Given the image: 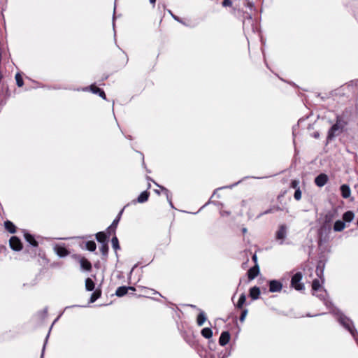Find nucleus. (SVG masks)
Returning <instances> with one entry per match:
<instances>
[{"instance_id":"f257e3e1","label":"nucleus","mask_w":358,"mask_h":358,"mask_svg":"<svg viewBox=\"0 0 358 358\" xmlns=\"http://www.w3.org/2000/svg\"><path fill=\"white\" fill-rule=\"evenodd\" d=\"M313 295H316L320 300L324 301V305L330 310V312L336 316L338 322L345 329H347L353 336L356 342H357V337L356 336V329L352 321L343 314L339 309L336 308L331 301L327 299V293L326 290L320 289L319 291L313 292Z\"/></svg>"},{"instance_id":"f03ea898","label":"nucleus","mask_w":358,"mask_h":358,"mask_svg":"<svg viewBox=\"0 0 358 358\" xmlns=\"http://www.w3.org/2000/svg\"><path fill=\"white\" fill-rule=\"evenodd\" d=\"M302 277V273L301 272H297L292 278L291 285L296 290L300 291L304 289L303 284L300 282Z\"/></svg>"},{"instance_id":"7ed1b4c3","label":"nucleus","mask_w":358,"mask_h":358,"mask_svg":"<svg viewBox=\"0 0 358 358\" xmlns=\"http://www.w3.org/2000/svg\"><path fill=\"white\" fill-rule=\"evenodd\" d=\"M343 132V130L340 129L336 124H334L329 129L327 136V143L334 140L336 136Z\"/></svg>"},{"instance_id":"20e7f679","label":"nucleus","mask_w":358,"mask_h":358,"mask_svg":"<svg viewBox=\"0 0 358 358\" xmlns=\"http://www.w3.org/2000/svg\"><path fill=\"white\" fill-rule=\"evenodd\" d=\"M270 292H280L282 289V284L277 280H272L268 282Z\"/></svg>"},{"instance_id":"39448f33","label":"nucleus","mask_w":358,"mask_h":358,"mask_svg":"<svg viewBox=\"0 0 358 358\" xmlns=\"http://www.w3.org/2000/svg\"><path fill=\"white\" fill-rule=\"evenodd\" d=\"M287 235V227L285 224H281L278 230L276 231L275 238L277 240H280V244H282L283 240Z\"/></svg>"},{"instance_id":"423d86ee","label":"nucleus","mask_w":358,"mask_h":358,"mask_svg":"<svg viewBox=\"0 0 358 358\" xmlns=\"http://www.w3.org/2000/svg\"><path fill=\"white\" fill-rule=\"evenodd\" d=\"M9 243L10 248L15 251H19L22 248L20 240L16 236H12L10 238Z\"/></svg>"},{"instance_id":"0eeeda50","label":"nucleus","mask_w":358,"mask_h":358,"mask_svg":"<svg viewBox=\"0 0 358 358\" xmlns=\"http://www.w3.org/2000/svg\"><path fill=\"white\" fill-rule=\"evenodd\" d=\"M88 90H90V91L94 94H99V96L103 98V99H106L105 92L101 89L96 87L95 85H91L90 87L83 88L84 91H87Z\"/></svg>"},{"instance_id":"6e6552de","label":"nucleus","mask_w":358,"mask_h":358,"mask_svg":"<svg viewBox=\"0 0 358 358\" xmlns=\"http://www.w3.org/2000/svg\"><path fill=\"white\" fill-rule=\"evenodd\" d=\"M328 181V176L325 173H320L315 178V183L317 186L322 187Z\"/></svg>"},{"instance_id":"1a4fd4ad","label":"nucleus","mask_w":358,"mask_h":358,"mask_svg":"<svg viewBox=\"0 0 358 358\" xmlns=\"http://www.w3.org/2000/svg\"><path fill=\"white\" fill-rule=\"evenodd\" d=\"M53 249L59 257H64L69 254V252L64 246L58 244L55 245Z\"/></svg>"},{"instance_id":"9d476101","label":"nucleus","mask_w":358,"mask_h":358,"mask_svg":"<svg viewBox=\"0 0 358 358\" xmlns=\"http://www.w3.org/2000/svg\"><path fill=\"white\" fill-rule=\"evenodd\" d=\"M129 289L134 291L135 288L134 287H126V286L119 287L116 289L115 294L119 297L123 296L128 292V290H129Z\"/></svg>"},{"instance_id":"9b49d317","label":"nucleus","mask_w":358,"mask_h":358,"mask_svg":"<svg viewBox=\"0 0 358 358\" xmlns=\"http://www.w3.org/2000/svg\"><path fill=\"white\" fill-rule=\"evenodd\" d=\"M230 340V334L228 331H223L219 338V344L221 346L227 345Z\"/></svg>"},{"instance_id":"f8f14e48","label":"nucleus","mask_w":358,"mask_h":358,"mask_svg":"<svg viewBox=\"0 0 358 358\" xmlns=\"http://www.w3.org/2000/svg\"><path fill=\"white\" fill-rule=\"evenodd\" d=\"M259 273V268L257 264L250 268L248 271V278L252 280L255 278Z\"/></svg>"},{"instance_id":"ddd939ff","label":"nucleus","mask_w":358,"mask_h":358,"mask_svg":"<svg viewBox=\"0 0 358 358\" xmlns=\"http://www.w3.org/2000/svg\"><path fill=\"white\" fill-rule=\"evenodd\" d=\"M335 124L343 131L345 127L348 124V122L343 115H337Z\"/></svg>"},{"instance_id":"4468645a","label":"nucleus","mask_w":358,"mask_h":358,"mask_svg":"<svg viewBox=\"0 0 358 358\" xmlns=\"http://www.w3.org/2000/svg\"><path fill=\"white\" fill-rule=\"evenodd\" d=\"M341 195L343 198L347 199L350 196V189L347 185H342L340 187Z\"/></svg>"},{"instance_id":"2eb2a0df","label":"nucleus","mask_w":358,"mask_h":358,"mask_svg":"<svg viewBox=\"0 0 358 358\" xmlns=\"http://www.w3.org/2000/svg\"><path fill=\"white\" fill-rule=\"evenodd\" d=\"M206 320H207V317H206L205 313L203 310H200L199 314L198 315L197 318H196V323H197L198 326H199V327L202 326L204 324V322L206 321Z\"/></svg>"},{"instance_id":"dca6fc26","label":"nucleus","mask_w":358,"mask_h":358,"mask_svg":"<svg viewBox=\"0 0 358 358\" xmlns=\"http://www.w3.org/2000/svg\"><path fill=\"white\" fill-rule=\"evenodd\" d=\"M260 294V289L257 287H253L250 289V296L253 299L256 300L259 298Z\"/></svg>"},{"instance_id":"f3484780","label":"nucleus","mask_w":358,"mask_h":358,"mask_svg":"<svg viewBox=\"0 0 358 358\" xmlns=\"http://www.w3.org/2000/svg\"><path fill=\"white\" fill-rule=\"evenodd\" d=\"M24 238L27 241V242H28L31 245L34 247L38 246V242L35 240L34 237L31 234L29 233H25Z\"/></svg>"},{"instance_id":"a211bd4d","label":"nucleus","mask_w":358,"mask_h":358,"mask_svg":"<svg viewBox=\"0 0 358 358\" xmlns=\"http://www.w3.org/2000/svg\"><path fill=\"white\" fill-rule=\"evenodd\" d=\"M149 192L147 191H144L140 194L136 199V202L138 203H144L148 201L149 198Z\"/></svg>"},{"instance_id":"6ab92c4d","label":"nucleus","mask_w":358,"mask_h":358,"mask_svg":"<svg viewBox=\"0 0 358 358\" xmlns=\"http://www.w3.org/2000/svg\"><path fill=\"white\" fill-rule=\"evenodd\" d=\"M345 227V224L343 221L337 220L334 224V230L335 231H341Z\"/></svg>"},{"instance_id":"aec40b11","label":"nucleus","mask_w":358,"mask_h":358,"mask_svg":"<svg viewBox=\"0 0 358 358\" xmlns=\"http://www.w3.org/2000/svg\"><path fill=\"white\" fill-rule=\"evenodd\" d=\"M96 238L97 241L101 243V244L107 243H106L107 236L104 232H102V231L98 232L96 234Z\"/></svg>"},{"instance_id":"412c9836","label":"nucleus","mask_w":358,"mask_h":358,"mask_svg":"<svg viewBox=\"0 0 358 358\" xmlns=\"http://www.w3.org/2000/svg\"><path fill=\"white\" fill-rule=\"evenodd\" d=\"M157 185L158 187H159L162 189V190L164 192V194H166L167 201L169 203V205L171 206V208H173L174 207H173V203H172V201H171V193L169 191V189H167L166 188H165V187H164L162 186H159V185Z\"/></svg>"},{"instance_id":"4be33fe9","label":"nucleus","mask_w":358,"mask_h":358,"mask_svg":"<svg viewBox=\"0 0 358 358\" xmlns=\"http://www.w3.org/2000/svg\"><path fill=\"white\" fill-rule=\"evenodd\" d=\"M124 209L121 210L120 212L119 213L118 215L117 216V217L113 220V223L111 224V225L108 227V229L109 230H115V228L117 227V224H118V222L120 221V217H121V215L123 212Z\"/></svg>"},{"instance_id":"5701e85b","label":"nucleus","mask_w":358,"mask_h":358,"mask_svg":"<svg viewBox=\"0 0 358 358\" xmlns=\"http://www.w3.org/2000/svg\"><path fill=\"white\" fill-rule=\"evenodd\" d=\"M94 287H95V284L94 282V281L88 278L85 280V289L87 291H92L94 290Z\"/></svg>"},{"instance_id":"b1692460","label":"nucleus","mask_w":358,"mask_h":358,"mask_svg":"<svg viewBox=\"0 0 358 358\" xmlns=\"http://www.w3.org/2000/svg\"><path fill=\"white\" fill-rule=\"evenodd\" d=\"M4 226L6 229L9 231L10 233H15V226L13 224V222L10 221H6L4 222Z\"/></svg>"},{"instance_id":"393cba45","label":"nucleus","mask_w":358,"mask_h":358,"mask_svg":"<svg viewBox=\"0 0 358 358\" xmlns=\"http://www.w3.org/2000/svg\"><path fill=\"white\" fill-rule=\"evenodd\" d=\"M201 334L206 338H210L213 336V331L211 329L208 327L203 328L201 330Z\"/></svg>"},{"instance_id":"a878e982","label":"nucleus","mask_w":358,"mask_h":358,"mask_svg":"<svg viewBox=\"0 0 358 358\" xmlns=\"http://www.w3.org/2000/svg\"><path fill=\"white\" fill-rule=\"evenodd\" d=\"M101 295V291L100 289H96L91 295L90 302L94 303L96 301Z\"/></svg>"},{"instance_id":"bb28decb","label":"nucleus","mask_w":358,"mask_h":358,"mask_svg":"<svg viewBox=\"0 0 358 358\" xmlns=\"http://www.w3.org/2000/svg\"><path fill=\"white\" fill-rule=\"evenodd\" d=\"M354 218V213L351 211L345 212L343 215V222H351Z\"/></svg>"},{"instance_id":"cd10ccee","label":"nucleus","mask_w":358,"mask_h":358,"mask_svg":"<svg viewBox=\"0 0 358 358\" xmlns=\"http://www.w3.org/2000/svg\"><path fill=\"white\" fill-rule=\"evenodd\" d=\"M86 249L89 251L94 252L96 248V245L94 241H89L85 243Z\"/></svg>"},{"instance_id":"c85d7f7f","label":"nucleus","mask_w":358,"mask_h":358,"mask_svg":"<svg viewBox=\"0 0 358 358\" xmlns=\"http://www.w3.org/2000/svg\"><path fill=\"white\" fill-rule=\"evenodd\" d=\"M312 289L314 292L319 291L321 287V283L318 279H315L312 283Z\"/></svg>"},{"instance_id":"c756f323","label":"nucleus","mask_w":358,"mask_h":358,"mask_svg":"<svg viewBox=\"0 0 358 358\" xmlns=\"http://www.w3.org/2000/svg\"><path fill=\"white\" fill-rule=\"evenodd\" d=\"M80 265L83 269L87 270V271L90 270L92 268L91 263L90 262H88L87 259H81Z\"/></svg>"},{"instance_id":"7c9ffc66","label":"nucleus","mask_w":358,"mask_h":358,"mask_svg":"<svg viewBox=\"0 0 358 358\" xmlns=\"http://www.w3.org/2000/svg\"><path fill=\"white\" fill-rule=\"evenodd\" d=\"M316 274L319 278L321 279L322 282H324L323 275H324V268L323 266H320V265H317L316 268Z\"/></svg>"},{"instance_id":"2f4dec72","label":"nucleus","mask_w":358,"mask_h":358,"mask_svg":"<svg viewBox=\"0 0 358 358\" xmlns=\"http://www.w3.org/2000/svg\"><path fill=\"white\" fill-rule=\"evenodd\" d=\"M245 299H246V297H245V295L244 294H242L241 296H240V298L238 299V303L236 305V307L239 309H241L243 304L245 303Z\"/></svg>"},{"instance_id":"473e14b6","label":"nucleus","mask_w":358,"mask_h":358,"mask_svg":"<svg viewBox=\"0 0 358 358\" xmlns=\"http://www.w3.org/2000/svg\"><path fill=\"white\" fill-rule=\"evenodd\" d=\"M111 243L115 250L120 249L119 241L116 236L112 238Z\"/></svg>"},{"instance_id":"72a5a7b5","label":"nucleus","mask_w":358,"mask_h":358,"mask_svg":"<svg viewBox=\"0 0 358 358\" xmlns=\"http://www.w3.org/2000/svg\"><path fill=\"white\" fill-rule=\"evenodd\" d=\"M100 250L103 256H107L108 252V246L107 243L101 244Z\"/></svg>"},{"instance_id":"f704fd0d","label":"nucleus","mask_w":358,"mask_h":358,"mask_svg":"<svg viewBox=\"0 0 358 358\" xmlns=\"http://www.w3.org/2000/svg\"><path fill=\"white\" fill-rule=\"evenodd\" d=\"M16 84L18 87H22L23 85L22 78L20 73H17L15 75Z\"/></svg>"},{"instance_id":"c9c22d12","label":"nucleus","mask_w":358,"mask_h":358,"mask_svg":"<svg viewBox=\"0 0 358 358\" xmlns=\"http://www.w3.org/2000/svg\"><path fill=\"white\" fill-rule=\"evenodd\" d=\"M290 187L294 189L295 190L297 189H300L299 187V180H293L290 183Z\"/></svg>"},{"instance_id":"e433bc0d","label":"nucleus","mask_w":358,"mask_h":358,"mask_svg":"<svg viewBox=\"0 0 358 358\" xmlns=\"http://www.w3.org/2000/svg\"><path fill=\"white\" fill-rule=\"evenodd\" d=\"M294 197L296 201H299L301 199V191L300 189L295 190Z\"/></svg>"},{"instance_id":"4c0bfd02","label":"nucleus","mask_w":358,"mask_h":358,"mask_svg":"<svg viewBox=\"0 0 358 358\" xmlns=\"http://www.w3.org/2000/svg\"><path fill=\"white\" fill-rule=\"evenodd\" d=\"M248 314V310L247 309H244L242 313H241V315H240V317H239V320L241 322H244L245 317H246V315Z\"/></svg>"},{"instance_id":"58836bf2","label":"nucleus","mask_w":358,"mask_h":358,"mask_svg":"<svg viewBox=\"0 0 358 358\" xmlns=\"http://www.w3.org/2000/svg\"><path fill=\"white\" fill-rule=\"evenodd\" d=\"M252 17L250 15H249L248 17L246 20H245L243 22V28L245 29L247 23H252Z\"/></svg>"},{"instance_id":"ea45409f","label":"nucleus","mask_w":358,"mask_h":358,"mask_svg":"<svg viewBox=\"0 0 358 358\" xmlns=\"http://www.w3.org/2000/svg\"><path fill=\"white\" fill-rule=\"evenodd\" d=\"M232 2L230 0H224L222 2L223 6H231Z\"/></svg>"},{"instance_id":"a19ab883","label":"nucleus","mask_w":358,"mask_h":358,"mask_svg":"<svg viewBox=\"0 0 358 358\" xmlns=\"http://www.w3.org/2000/svg\"><path fill=\"white\" fill-rule=\"evenodd\" d=\"M48 336H49V334H48V335H47L46 338H45V343H44L43 347L42 353H41V358H43V357L44 351H45V348L46 343H47V341H48Z\"/></svg>"},{"instance_id":"79ce46f5","label":"nucleus","mask_w":358,"mask_h":358,"mask_svg":"<svg viewBox=\"0 0 358 358\" xmlns=\"http://www.w3.org/2000/svg\"><path fill=\"white\" fill-rule=\"evenodd\" d=\"M273 213V209L271 208H269V209L266 210L264 213V214H268V213Z\"/></svg>"},{"instance_id":"37998d69","label":"nucleus","mask_w":358,"mask_h":358,"mask_svg":"<svg viewBox=\"0 0 358 358\" xmlns=\"http://www.w3.org/2000/svg\"><path fill=\"white\" fill-rule=\"evenodd\" d=\"M272 208L273 209V213L275 212V211L281 210V208L280 207H278V206H273Z\"/></svg>"},{"instance_id":"c03bdc74","label":"nucleus","mask_w":358,"mask_h":358,"mask_svg":"<svg viewBox=\"0 0 358 358\" xmlns=\"http://www.w3.org/2000/svg\"><path fill=\"white\" fill-rule=\"evenodd\" d=\"M171 15H172L173 17L176 21L181 22V20H180V18H179L178 17H177V16H176V15H173V14H171Z\"/></svg>"},{"instance_id":"a18cd8bd","label":"nucleus","mask_w":358,"mask_h":358,"mask_svg":"<svg viewBox=\"0 0 358 358\" xmlns=\"http://www.w3.org/2000/svg\"><path fill=\"white\" fill-rule=\"evenodd\" d=\"M115 12V7L114 8V13ZM113 28L115 27V13L113 14Z\"/></svg>"},{"instance_id":"49530a36","label":"nucleus","mask_w":358,"mask_h":358,"mask_svg":"<svg viewBox=\"0 0 358 358\" xmlns=\"http://www.w3.org/2000/svg\"><path fill=\"white\" fill-rule=\"evenodd\" d=\"M252 260H253L255 263H257V255H254L252 256Z\"/></svg>"},{"instance_id":"de8ad7c7","label":"nucleus","mask_w":358,"mask_h":358,"mask_svg":"<svg viewBox=\"0 0 358 358\" xmlns=\"http://www.w3.org/2000/svg\"><path fill=\"white\" fill-rule=\"evenodd\" d=\"M224 215H229V213L227 212V211L226 212L225 211H222L221 212V215L224 216Z\"/></svg>"},{"instance_id":"09e8293b","label":"nucleus","mask_w":358,"mask_h":358,"mask_svg":"<svg viewBox=\"0 0 358 358\" xmlns=\"http://www.w3.org/2000/svg\"><path fill=\"white\" fill-rule=\"evenodd\" d=\"M239 182H241V180L237 182L236 183L232 185L229 186L228 187L231 188V187H234L235 185H236L237 184H238Z\"/></svg>"},{"instance_id":"8fccbe9b","label":"nucleus","mask_w":358,"mask_h":358,"mask_svg":"<svg viewBox=\"0 0 358 358\" xmlns=\"http://www.w3.org/2000/svg\"><path fill=\"white\" fill-rule=\"evenodd\" d=\"M149 1H150V2L151 3H152V4H155V2H156V0H149Z\"/></svg>"},{"instance_id":"3c124183","label":"nucleus","mask_w":358,"mask_h":358,"mask_svg":"<svg viewBox=\"0 0 358 358\" xmlns=\"http://www.w3.org/2000/svg\"><path fill=\"white\" fill-rule=\"evenodd\" d=\"M188 306H190L192 308H196V306L195 305L190 304V305H188Z\"/></svg>"},{"instance_id":"603ef678","label":"nucleus","mask_w":358,"mask_h":358,"mask_svg":"<svg viewBox=\"0 0 358 358\" xmlns=\"http://www.w3.org/2000/svg\"><path fill=\"white\" fill-rule=\"evenodd\" d=\"M318 136H319V134H318V133H315V134H314V137H315V138H317Z\"/></svg>"},{"instance_id":"864d4df0","label":"nucleus","mask_w":358,"mask_h":358,"mask_svg":"<svg viewBox=\"0 0 358 358\" xmlns=\"http://www.w3.org/2000/svg\"><path fill=\"white\" fill-rule=\"evenodd\" d=\"M242 231H243V234H245V233H246L247 229H246L245 228H243V229H242Z\"/></svg>"},{"instance_id":"5fc2aeb1","label":"nucleus","mask_w":358,"mask_h":358,"mask_svg":"<svg viewBox=\"0 0 358 358\" xmlns=\"http://www.w3.org/2000/svg\"><path fill=\"white\" fill-rule=\"evenodd\" d=\"M155 192H156L157 194H160V192H159V190H155Z\"/></svg>"},{"instance_id":"6e6d98bb","label":"nucleus","mask_w":358,"mask_h":358,"mask_svg":"<svg viewBox=\"0 0 358 358\" xmlns=\"http://www.w3.org/2000/svg\"><path fill=\"white\" fill-rule=\"evenodd\" d=\"M222 358H224V357H222Z\"/></svg>"},{"instance_id":"4d7b16f0","label":"nucleus","mask_w":358,"mask_h":358,"mask_svg":"<svg viewBox=\"0 0 358 358\" xmlns=\"http://www.w3.org/2000/svg\"><path fill=\"white\" fill-rule=\"evenodd\" d=\"M211 358H214V357H211Z\"/></svg>"}]
</instances>
